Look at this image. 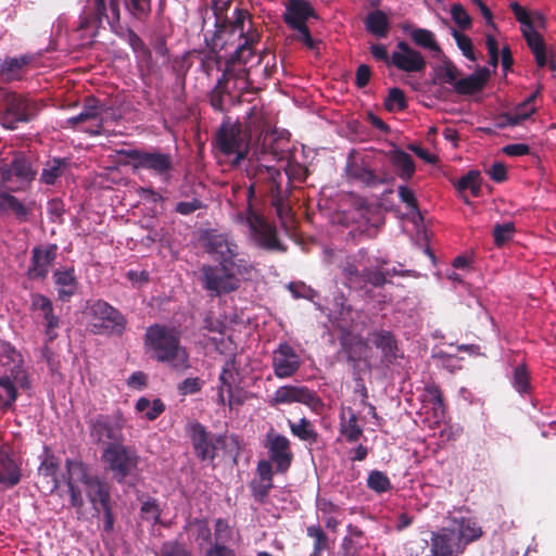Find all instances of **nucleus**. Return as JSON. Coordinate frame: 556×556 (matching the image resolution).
<instances>
[{
    "label": "nucleus",
    "instance_id": "1",
    "mask_svg": "<svg viewBox=\"0 0 556 556\" xmlns=\"http://www.w3.org/2000/svg\"><path fill=\"white\" fill-rule=\"evenodd\" d=\"M144 350L151 358L168 364L176 371L190 367L187 349L181 345V331L172 326L153 324L146 330Z\"/></svg>",
    "mask_w": 556,
    "mask_h": 556
},
{
    "label": "nucleus",
    "instance_id": "2",
    "mask_svg": "<svg viewBox=\"0 0 556 556\" xmlns=\"http://www.w3.org/2000/svg\"><path fill=\"white\" fill-rule=\"evenodd\" d=\"M216 15V29L211 38H205L208 51L203 53L201 65L204 72L210 74L215 64L219 62L218 52L224 50L229 45L231 37H237L241 42H244L250 33H258L253 25L252 15L245 9L236 8L231 20L225 17L222 20L217 12Z\"/></svg>",
    "mask_w": 556,
    "mask_h": 556
},
{
    "label": "nucleus",
    "instance_id": "3",
    "mask_svg": "<svg viewBox=\"0 0 556 556\" xmlns=\"http://www.w3.org/2000/svg\"><path fill=\"white\" fill-rule=\"evenodd\" d=\"M260 40V33H250L244 42H239L233 53L226 61L222 76L207 96L214 111L225 112V97H231V93L228 91L230 79H248L253 65L247 67V64L254 56L253 49Z\"/></svg>",
    "mask_w": 556,
    "mask_h": 556
},
{
    "label": "nucleus",
    "instance_id": "4",
    "mask_svg": "<svg viewBox=\"0 0 556 556\" xmlns=\"http://www.w3.org/2000/svg\"><path fill=\"white\" fill-rule=\"evenodd\" d=\"M124 3L128 13L138 21L147 20L152 11V0H94V16L85 17L79 25L85 29L92 25L98 28L103 20L108 22L114 33L121 26V3Z\"/></svg>",
    "mask_w": 556,
    "mask_h": 556
},
{
    "label": "nucleus",
    "instance_id": "5",
    "mask_svg": "<svg viewBox=\"0 0 556 556\" xmlns=\"http://www.w3.org/2000/svg\"><path fill=\"white\" fill-rule=\"evenodd\" d=\"M39 103L16 92H4L0 101V125L14 130L20 124L31 122L40 112Z\"/></svg>",
    "mask_w": 556,
    "mask_h": 556
},
{
    "label": "nucleus",
    "instance_id": "6",
    "mask_svg": "<svg viewBox=\"0 0 556 556\" xmlns=\"http://www.w3.org/2000/svg\"><path fill=\"white\" fill-rule=\"evenodd\" d=\"M250 140L239 123L224 121L214 137V144L219 153L231 157V167H237L249 153Z\"/></svg>",
    "mask_w": 556,
    "mask_h": 556
},
{
    "label": "nucleus",
    "instance_id": "7",
    "mask_svg": "<svg viewBox=\"0 0 556 556\" xmlns=\"http://www.w3.org/2000/svg\"><path fill=\"white\" fill-rule=\"evenodd\" d=\"M117 154L128 160L126 164L130 165L134 170L144 169L154 176H159L164 180H168L174 169V159L168 152L153 148L151 150L140 149H123Z\"/></svg>",
    "mask_w": 556,
    "mask_h": 556
},
{
    "label": "nucleus",
    "instance_id": "8",
    "mask_svg": "<svg viewBox=\"0 0 556 556\" xmlns=\"http://www.w3.org/2000/svg\"><path fill=\"white\" fill-rule=\"evenodd\" d=\"M87 311L94 334L122 337L127 329L126 316L104 300L88 302Z\"/></svg>",
    "mask_w": 556,
    "mask_h": 556
},
{
    "label": "nucleus",
    "instance_id": "9",
    "mask_svg": "<svg viewBox=\"0 0 556 556\" xmlns=\"http://www.w3.org/2000/svg\"><path fill=\"white\" fill-rule=\"evenodd\" d=\"M91 442L102 450L124 442L125 420L122 414H97L86 418Z\"/></svg>",
    "mask_w": 556,
    "mask_h": 556
},
{
    "label": "nucleus",
    "instance_id": "10",
    "mask_svg": "<svg viewBox=\"0 0 556 556\" xmlns=\"http://www.w3.org/2000/svg\"><path fill=\"white\" fill-rule=\"evenodd\" d=\"M36 175L31 161L22 152L15 153L10 163L0 164V182L10 192L25 191Z\"/></svg>",
    "mask_w": 556,
    "mask_h": 556
},
{
    "label": "nucleus",
    "instance_id": "11",
    "mask_svg": "<svg viewBox=\"0 0 556 556\" xmlns=\"http://www.w3.org/2000/svg\"><path fill=\"white\" fill-rule=\"evenodd\" d=\"M101 460L113 479L118 483L125 482L127 477L135 473L139 465L137 452L123 442L102 450Z\"/></svg>",
    "mask_w": 556,
    "mask_h": 556
},
{
    "label": "nucleus",
    "instance_id": "12",
    "mask_svg": "<svg viewBox=\"0 0 556 556\" xmlns=\"http://www.w3.org/2000/svg\"><path fill=\"white\" fill-rule=\"evenodd\" d=\"M247 176L251 180L248 188L249 204L257 194L269 197L281 190L282 174L274 166L256 164L249 160Z\"/></svg>",
    "mask_w": 556,
    "mask_h": 556
},
{
    "label": "nucleus",
    "instance_id": "13",
    "mask_svg": "<svg viewBox=\"0 0 556 556\" xmlns=\"http://www.w3.org/2000/svg\"><path fill=\"white\" fill-rule=\"evenodd\" d=\"M186 432L197 458L201 462H213L217 455L218 444L224 442V437L213 434L199 421L189 422Z\"/></svg>",
    "mask_w": 556,
    "mask_h": 556
},
{
    "label": "nucleus",
    "instance_id": "14",
    "mask_svg": "<svg viewBox=\"0 0 556 556\" xmlns=\"http://www.w3.org/2000/svg\"><path fill=\"white\" fill-rule=\"evenodd\" d=\"M104 111L103 104L94 97L85 99L83 111L70 118L66 124L72 128L89 134L90 136H99L102 134L103 118L101 116Z\"/></svg>",
    "mask_w": 556,
    "mask_h": 556
},
{
    "label": "nucleus",
    "instance_id": "15",
    "mask_svg": "<svg viewBox=\"0 0 556 556\" xmlns=\"http://www.w3.org/2000/svg\"><path fill=\"white\" fill-rule=\"evenodd\" d=\"M247 223L252 239L258 247L270 251H286V248L278 239L276 227L269 224L262 215L254 212L251 204H249Z\"/></svg>",
    "mask_w": 556,
    "mask_h": 556
},
{
    "label": "nucleus",
    "instance_id": "16",
    "mask_svg": "<svg viewBox=\"0 0 556 556\" xmlns=\"http://www.w3.org/2000/svg\"><path fill=\"white\" fill-rule=\"evenodd\" d=\"M263 446L267 450L268 459L275 465L276 471L283 473L293 462L290 440L276 432L273 428L265 434Z\"/></svg>",
    "mask_w": 556,
    "mask_h": 556
},
{
    "label": "nucleus",
    "instance_id": "17",
    "mask_svg": "<svg viewBox=\"0 0 556 556\" xmlns=\"http://www.w3.org/2000/svg\"><path fill=\"white\" fill-rule=\"evenodd\" d=\"M201 274L203 288L214 296L230 293L239 287L238 280L233 277V273L223 268L222 265H203L201 267Z\"/></svg>",
    "mask_w": 556,
    "mask_h": 556
},
{
    "label": "nucleus",
    "instance_id": "18",
    "mask_svg": "<svg viewBox=\"0 0 556 556\" xmlns=\"http://www.w3.org/2000/svg\"><path fill=\"white\" fill-rule=\"evenodd\" d=\"M346 175L350 179L356 180L365 187L376 188L381 185L393 184L394 177L386 169L374 170L364 161L357 162L351 156L346 162Z\"/></svg>",
    "mask_w": 556,
    "mask_h": 556
},
{
    "label": "nucleus",
    "instance_id": "19",
    "mask_svg": "<svg viewBox=\"0 0 556 556\" xmlns=\"http://www.w3.org/2000/svg\"><path fill=\"white\" fill-rule=\"evenodd\" d=\"M301 364L300 355L288 342L279 343L273 351L271 367L275 376L279 379L290 378L295 375Z\"/></svg>",
    "mask_w": 556,
    "mask_h": 556
},
{
    "label": "nucleus",
    "instance_id": "20",
    "mask_svg": "<svg viewBox=\"0 0 556 556\" xmlns=\"http://www.w3.org/2000/svg\"><path fill=\"white\" fill-rule=\"evenodd\" d=\"M30 311L38 312L45 327V334L49 342L58 338V329L61 327V318L54 313L52 301L45 294H30Z\"/></svg>",
    "mask_w": 556,
    "mask_h": 556
},
{
    "label": "nucleus",
    "instance_id": "21",
    "mask_svg": "<svg viewBox=\"0 0 556 556\" xmlns=\"http://www.w3.org/2000/svg\"><path fill=\"white\" fill-rule=\"evenodd\" d=\"M372 345L381 353V363L389 366L394 365L403 358V351L400 348L396 336L386 329H375L369 333Z\"/></svg>",
    "mask_w": 556,
    "mask_h": 556
},
{
    "label": "nucleus",
    "instance_id": "22",
    "mask_svg": "<svg viewBox=\"0 0 556 556\" xmlns=\"http://www.w3.org/2000/svg\"><path fill=\"white\" fill-rule=\"evenodd\" d=\"M56 244L34 247L31 250L30 265L26 273L27 278L29 280L43 281L48 277L50 267L56 258Z\"/></svg>",
    "mask_w": 556,
    "mask_h": 556
},
{
    "label": "nucleus",
    "instance_id": "23",
    "mask_svg": "<svg viewBox=\"0 0 556 556\" xmlns=\"http://www.w3.org/2000/svg\"><path fill=\"white\" fill-rule=\"evenodd\" d=\"M268 403L270 406L301 403L308 407H316L319 403V399L316 393L307 387L288 384L278 388Z\"/></svg>",
    "mask_w": 556,
    "mask_h": 556
},
{
    "label": "nucleus",
    "instance_id": "24",
    "mask_svg": "<svg viewBox=\"0 0 556 556\" xmlns=\"http://www.w3.org/2000/svg\"><path fill=\"white\" fill-rule=\"evenodd\" d=\"M205 247L207 253L215 255L223 268L230 266V261L239 256L238 244L225 233H210Z\"/></svg>",
    "mask_w": 556,
    "mask_h": 556
},
{
    "label": "nucleus",
    "instance_id": "25",
    "mask_svg": "<svg viewBox=\"0 0 556 556\" xmlns=\"http://www.w3.org/2000/svg\"><path fill=\"white\" fill-rule=\"evenodd\" d=\"M396 47L399 51L391 55V62L396 68L407 73L422 72L426 68V60L418 50L405 41H399Z\"/></svg>",
    "mask_w": 556,
    "mask_h": 556
},
{
    "label": "nucleus",
    "instance_id": "26",
    "mask_svg": "<svg viewBox=\"0 0 556 556\" xmlns=\"http://www.w3.org/2000/svg\"><path fill=\"white\" fill-rule=\"evenodd\" d=\"M60 458L55 456L50 448L45 447V453L38 467V476L41 479L42 489L48 493H53L60 486L59 470Z\"/></svg>",
    "mask_w": 556,
    "mask_h": 556
},
{
    "label": "nucleus",
    "instance_id": "27",
    "mask_svg": "<svg viewBox=\"0 0 556 556\" xmlns=\"http://www.w3.org/2000/svg\"><path fill=\"white\" fill-rule=\"evenodd\" d=\"M309 17L317 18V14L307 0H288L283 21L290 28L306 25Z\"/></svg>",
    "mask_w": 556,
    "mask_h": 556
},
{
    "label": "nucleus",
    "instance_id": "28",
    "mask_svg": "<svg viewBox=\"0 0 556 556\" xmlns=\"http://www.w3.org/2000/svg\"><path fill=\"white\" fill-rule=\"evenodd\" d=\"M52 278L56 287L58 299L61 302H68L76 294L79 285L74 268L55 269Z\"/></svg>",
    "mask_w": 556,
    "mask_h": 556
},
{
    "label": "nucleus",
    "instance_id": "29",
    "mask_svg": "<svg viewBox=\"0 0 556 556\" xmlns=\"http://www.w3.org/2000/svg\"><path fill=\"white\" fill-rule=\"evenodd\" d=\"M448 528L453 529L455 540L464 552L468 544L479 540L483 534L481 527L471 518L463 517L455 522L454 527Z\"/></svg>",
    "mask_w": 556,
    "mask_h": 556
},
{
    "label": "nucleus",
    "instance_id": "30",
    "mask_svg": "<svg viewBox=\"0 0 556 556\" xmlns=\"http://www.w3.org/2000/svg\"><path fill=\"white\" fill-rule=\"evenodd\" d=\"M490 70L486 67H478L471 75L458 79L454 90L458 94H473L481 91L490 78Z\"/></svg>",
    "mask_w": 556,
    "mask_h": 556
},
{
    "label": "nucleus",
    "instance_id": "31",
    "mask_svg": "<svg viewBox=\"0 0 556 556\" xmlns=\"http://www.w3.org/2000/svg\"><path fill=\"white\" fill-rule=\"evenodd\" d=\"M22 478L21 466L14 457L5 451L0 452V484L13 488Z\"/></svg>",
    "mask_w": 556,
    "mask_h": 556
},
{
    "label": "nucleus",
    "instance_id": "32",
    "mask_svg": "<svg viewBox=\"0 0 556 556\" xmlns=\"http://www.w3.org/2000/svg\"><path fill=\"white\" fill-rule=\"evenodd\" d=\"M87 497L96 510L111 504V488L108 482L96 476L86 486Z\"/></svg>",
    "mask_w": 556,
    "mask_h": 556
},
{
    "label": "nucleus",
    "instance_id": "33",
    "mask_svg": "<svg viewBox=\"0 0 556 556\" xmlns=\"http://www.w3.org/2000/svg\"><path fill=\"white\" fill-rule=\"evenodd\" d=\"M65 468L66 473L63 476L65 482L81 483L87 486L96 477L90 472L89 466L80 459L67 458Z\"/></svg>",
    "mask_w": 556,
    "mask_h": 556
},
{
    "label": "nucleus",
    "instance_id": "34",
    "mask_svg": "<svg viewBox=\"0 0 556 556\" xmlns=\"http://www.w3.org/2000/svg\"><path fill=\"white\" fill-rule=\"evenodd\" d=\"M389 159L401 179L405 181L412 179L415 174L416 166L410 154L403 150L395 149L390 151Z\"/></svg>",
    "mask_w": 556,
    "mask_h": 556
},
{
    "label": "nucleus",
    "instance_id": "35",
    "mask_svg": "<svg viewBox=\"0 0 556 556\" xmlns=\"http://www.w3.org/2000/svg\"><path fill=\"white\" fill-rule=\"evenodd\" d=\"M31 55H21L18 58H7L1 64V76L8 83L21 80L25 67L33 61Z\"/></svg>",
    "mask_w": 556,
    "mask_h": 556
},
{
    "label": "nucleus",
    "instance_id": "36",
    "mask_svg": "<svg viewBox=\"0 0 556 556\" xmlns=\"http://www.w3.org/2000/svg\"><path fill=\"white\" fill-rule=\"evenodd\" d=\"M365 29L377 38H387L390 33V20L386 12L375 10L364 20Z\"/></svg>",
    "mask_w": 556,
    "mask_h": 556
},
{
    "label": "nucleus",
    "instance_id": "37",
    "mask_svg": "<svg viewBox=\"0 0 556 556\" xmlns=\"http://www.w3.org/2000/svg\"><path fill=\"white\" fill-rule=\"evenodd\" d=\"M11 212L20 223L28 220L30 208L24 205L16 197L12 195L10 191L0 192V213Z\"/></svg>",
    "mask_w": 556,
    "mask_h": 556
},
{
    "label": "nucleus",
    "instance_id": "38",
    "mask_svg": "<svg viewBox=\"0 0 556 556\" xmlns=\"http://www.w3.org/2000/svg\"><path fill=\"white\" fill-rule=\"evenodd\" d=\"M70 162L67 159L54 157L49 160L41 172L40 182L53 186L58 181V179L64 174L65 169L68 167Z\"/></svg>",
    "mask_w": 556,
    "mask_h": 556
},
{
    "label": "nucleus",
    "instance_id": "39",
    "mask_svg": "<svg viewBox=\"0 0 556 556\" xmlns=\"http://www.w3.org/2000/svg\"><path fill=\"white\" fill-rule=\"evenodd\" d=\"M340 434L344 437L346 442L354 443L363 435V429L358 425L356 414L349 408V418L342 414L340 416Z\"/></svg>",
    "mask_w": 556,
    "mask_h": 556
},
{
    "label": "nucleus",
    "instance_id": "40",
    "mask_svg": "<svg viewBox=\"0 0 556 556\" xmlns=\"http://www.w3.org/2000/svg\"><path fill=\"white\" fill-rule=\"evenodd\" d=\"M18 397V386L10 378L0 376V409L3 412L13 408Z\"/></svg>",
    "mask_w": 556,
    "mask_h": 556
},
{
    "label": "nucleus",
    "instance_id": "41",
    "mask_svg": "<svg viewBox=\"0 0 556 556\" xmlns=\"http://www.w3.org/2000/svg\"><path fill=\"white\" fill-rule=\"evenodd\" d=\"M289 427L291 433L299 438L301 441L314 444L318 440L317 431L314 429L312 422L305 417L301 418L299 422L289 421Z\"/></svg>",
    "mask_w": 556,
    "mask_h": 556
},
{
    "label": "nucleus",
    "instance_id": "42",
    "mask_svg": "<svg viewBox=\"0 0 556 556\" xmlns=\"http://www.w3.org/2000/svg\"><path fill=\"white\" fill-rule=\"evenodd\" d=\"M265 125V119L263 113L253 106L248 113L247 119L244 122L243 131L248 135L249 140L251 141L254 136L261 137L263 132V127Z\"/></svg>",
    "mask_w": 556,
    "mask_h": 556
},
{
    "label": "nucleus",
    "instance_id": "43",
    "mask_svg": "<svg viewBox=\"0 0 556 556\" xmlns=\"http://www.w3.org/2000/svg\"><path fill=\"white\" fill-rule=\"evenodd\" d=\"M136 410L143 413L144 417L152 421L165 410V404L161 399H155L153 402H150L147 397H140L136 403Z\"/></svg>",
    "mask_w": 556,
    "mask_h": 556
},
{
    "label": "nucleus",
    "instance_id": "44",
    "mask_svg": "<svg viewBox=\"0 0 556 556\" xmlns=\"http://www.w3.org/2000/svg\"><path fill=\"white\" fill-rule=\"evenodd\" d=\"M409 35L415 45L429 49L435 53H442L439 43L435 41L434 34L431 30L414 28Z\"/></svg>",
    "mask_w": 556,
    "mask_h": 556
},
{
    "label": "nucleus",
    "instance_id": "45",
    "mask_svg": "<svg viewBox=\"0 0 556 556\" xmlns=\"http://www.w3.org/2000/svg\"><path fill=\"white\" fill-rule=\"evenodd\" d=\"M7 370L2 375L4 377L10 378L13 382H15L18 388L23 390H28L31 387L28 374L26 369L24 368V363H14L9 367H5Z\"/></svg>",
    "mask_w": 556,
    "mask_h": 556
},
{
    "label": "nucleus",
    "instance_id": "46",
    "mask_svg": "<svg viewBox=\"0 0 556 556\" xmlns=\"http://www.w3.org/2000/svg\"><path fill=\"white\" fill-rule=\"evenodd\" d=\"M367 486L371 491L381 494L392 489V483L386 472L380 470H371L368 473Z\"/></svg>",
    "mask_w": 556,
    "mask_h": 556
},
{
    "label": "nucleus",
    "instance_id": "47",
    "mask_svg": "<svg viewBox=\"0 0 556 556\" xmlns=\"http://www.w3.org/2000/svg\"><path fill=\"white\" fill-rule=\"evenodd\" d=\"M456 188L459 191L470 190L473 197H479L481 193V176L479 170H469L466 175L462 176Z\"/></svg>",
    "mask_w": 556,
    "mask_h": 556
},
{
    "label": "nucleus",
    "instance_id": "48",
    "mask_svg": "<svg viewBox=\"0 0 556 556\" xmlns=\"http://www.w3.org/2000/svg\"><path fill=\"white\" fill-rule=\"evenodd\" d=\"M340 344L349 362H356L361 358V339L352 334H345L340 338Z\"/></svg>",
    "mask_w": 556,
    "mask_h": 556
},
{
    "label": "nucleus",
    "instance_id": "49",
    "mask_svg": "<svg viewBox=\"0 0 556 556\" xmlns=\"http://www.w3.org/2000/svg\"><path fill=\"white\" fill-rule=\"evenodd\" d=\"M307 535L314 539V548L309 556H318L329 548V540L319 525L307 527Z\"/></svg>",
    "mask_w": 556,
    "mask_h": 556
},
{
    "label": "nucleus",
    "instance_id": "50",
    "mask_svg": "<svg viewBox=\"0 0 556 556\" xmlns=\"http://www.w3.org/2000/svg\"><path fill=\"white\" fill-rule=\"evenodd\" d=\"M0 362L3 367L24 363L22 353L9 341L0 340Z\"/></svg>",
    "mask_w": 556,
    "mask_h": 556
},
{
    "label": "nucleus",
    "instance_id": "51",
    "mask_svg": "<svg viewBox=\"0 0 556 556\" xmlns=\"http://www.w3.org/2000/svg\"><path fill=\"white\" fill-rule=\"evenodd\" d=\"M425 390L428 394V401L432 405L435 418H444L445 404L441 389L437 384H428Z\"/></svg>",
    "mask_w": 556,
    "mask_h": 556
},
{
    "label": "nucleus",
    "instance_id": "52",
    "mask_svg": "<svg viewBox=\"0 0 556 556\" xmlns=\"http://www.w3.org/2000/svg\"><path fill=\"white\" fill-rule=\"evenodd\" d=\"M513 384L520 394L531 391L530 376L525 365H519L514 369Z\"/></svg>",
    "mask_w": 556,
    "mask_h": 556
},
{
    "label": "nucleus",
    "instance_id": "53",
    "mask_svg": "<svg viewBox=\"0 0 556 556\" xmlns=\"http://www.w3.org/2000/svg\"><path fill=\"white\" fill-rule=\"evenodd\" d=\"M159 556H192V552L184 542L172 540L162 544Z\"/></svg>",
    "mask_w": 556,
    "mask_h": 556
},
{
    "label": "nucleus",
    "instance_id": "54",
    "mask_svg": "<svg viewBox=\"0 0 556 556\" xmlns=\"http://www.w3.org/2000/svg\"><path fill=\"white\" fill-rule=\"evenodd\" d=\"M274 488V482L253 479L250 482V489L253 498L260 504H264L268 497L270 490Z\"/></svg>",
    "mask_w": 556,
    "mask_h": 556
},
{
    "label": "nucleus",
    "instance_id": "55",
    "mask_svg": "<svg viewBox=\"0 0 556 556\" xmlns=\"http://www.w3.org/2000/svg\"><path fill=\"white\" fill-rule=\"evenodd\" d=\"M407 103L404 92L400 88H392L384 100V108L389 112L402 111L406 109Z\"/></svg>",
    "mask_w": 556,
    "mask_h": 556
},
{
    "label": "nucleus",
    "instance_id": "56",
    "mask_svg": "<svg viewBox=\"0 0 556 556\" xmlns=\"http://www.w3.org/2000/svg\"><path fill=\"white\" fill-rule=\"evenodd\" d=\"M515 231L516 229L513 223L496 224L493 229L494 243L497 247L504 245L511 240Z\"/></svg>",
    "mask_w": 556,
    "mask_h": 556
},
{
    "label": "nucleus",
    "instance_id": "57",
    "mask_svg": "<svg viewBox=\"0 0 556 556\" xmlns=\"http://www.w3.org/2000/svg\"><path fill=\"white\" fill-rule=\"evenodd\" d=\"M452 36L456 41L457 47L463 52L464 56L470 61H476L473 45L471 39L457 29H452Z\"/></svg>",
    "mask_w": 556,
    "mask_h": 556
},
{
    "label": "nucleus",
    "instance_id": "58",
    "mask_svg": "<svg viewBox=\"0 0 556 556\" xmlns=\"http://www.w3.org/2000/svg\"><path fill=\"white\" fill-rule=\"evenodd\" d=\"M389 275V270L382 271L379 269H365L362 274V282L381 288L388 282L387 276Z\"/></svg>",
    "mask_w": 556,
    "mask_h": 556
},
{
    "label": "nucleus",
    "instance_id": "59",
    "mask_svg": "<svg viewBox=\"0 0 556 556\" xmlns=\"http://www.w3.org/2000/svg\"><path fill=\"white\" fill-rule=\"evenodd\" d=\"M235 376H236L235 361L230 359V361L226 362L225 365L223 366V369H222L219 378H218L219 383H220L219 387H223V389L226 390V392L235 389L233 388V383L236 381Z\"/></svg>",
    "mask_w": 556,
    "mask_h": 556
},
{
    "label": "nucleus",
    "instance_id": "60",
    "mask_svg": "<svg viewBox=\"0 0 556 556\" xmlns=\"http://www.w3.org/2000/svg\"><path fill=\"white\" fill-rule=\"evenodd\" d=\"M458 76L459 70L456 65L451 60L444 61L438 74L439 79L455 87V84L458 81Z\"/></svg>",
    "mask_w": 556,
    "mask_h": 556
},
{
    "label": "nucleus",
    "instance_id": "61",
    "mask_svg": "<svg viewBox=\"0 0 556 556\" xmlns=\"http://www.w3.org/2000/svg\"><path fill=\"white\" fill-rule=\"evenodd\" d=\"M453 21L462 28L468 29L472 25L471 17L460 3H454L451 8Z\"/></svg>",
    "mask_w": 556,
    "mask_h": 556
},
{
    "label": "nucleus",
    "instance_id": "62",
    "mask_svg": "<svg viewBox=\"0 0 556 556\" xmlns=\"http://www.w3.org/2000/svg\"><path fill=\"white\" fill-rule=\"evenodd\" d=\"M522 36L525 37L528 47L530 48L532 53L539 52L540 50H544L546 48L544 38L541 34L532 28L522 29Z\"/></svg>",
    "mask_w": 556,
    "mask_h": 556
},
{
    "label": "nucleus",
    "instance_id": "63",
    "mask_svg": "<svg viewBox=\"0 0 556 556\" xmlns=\"http://www.w3.org/2000/svg\"><path fill=\"white\" fill-rule=\"evenodd\" d=\"M397 194L400 200L412 213H419L418 202L412 189L402 185L397 188Z\"/></svg>",
    "mask_w": 556,
    "mask_h": 556
},
{
    "label": "nucleus",
    "instance_id": "64",
    "mask_svg": "<svg viewBox=\"0 0 556 556\" xmlns=\"http://www.w3.org/2000/svg\"><path fill=\"white\" fill-rule=\"evenodd\" d=\"M204 382L198 377L186 378L178 384V392L181 395L195 394L201 391Z\"/></svg>",
    "mask_w": 556,
    "mask_h": 556
}]
</instances>
